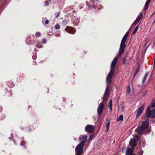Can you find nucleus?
Masks as SVG:
<instances>
[{
    "mask_svg": "<svg viewBox=\"0 0 155 155\" xmlns=\"http://www.w3.org/2000/svg\"><path fill=\"white\" fill-rule=\"evenodd\" d=\"M155 107V100L153 101L149 106L147 108L146 115L147 117H150L151 118H153L155 117V109L154 110H150L151 108H153Z\"/></svg>",
    "mask_w": 155,
    "mask_h": 155,
    "instance_id": "f257e3e1",
    "label": "nucleus"
},
{
    "mask_svg": "<svg viewBox=\"0 0 155 155\" xmlns=\"http://www.w3.org/2000/svg\"><path fill=\"white\" fill-rule=\"evenodd\" d=\"M127 36L128 35L127 34H125L122 39L118 54V56H120L125 50L126 47V45L125 43L127 39Z\"/></svg>",
    "mask_w": 155,
    "mask_h": 155,
    "instance_id": "f03ea898",
    "label": "nucleus"
},
{
    "mask_svg": "<svg viewBox=\"0 0 155 155\" xmlns=\"http://www.w3.org/2000/svg\"><path fill=\"white\" fill-rule=\"evenodd\" d=\"M149 123L147 121L145 120L143 121L141 126L137 127L138 134H140L143 133L144 130L147 127Z\"/></svg>",
    "mask_w": 155,
    "mask_h": 155,
    "instance_id": "7ed1b4c3",
    "label": "nucleus"
},
{
    "mask_svg": "<svg viewBox=\"0 0 155 155\" xmlns=\"http://www.w3.org/2000/svg\"><path fill=\"white\" fill-rule=\"evenodd\" d=\"M84 145L82 143H80L75 148L76 155H81L83 152V148Z\"/></svg>",
    "mask_w": 155,
    "mask_h": 155,
    "instance_id": "20e7f679",
    "label": "nucleus"
},
{
    "mask_svg": "<svg viewBox=\"0 0 155 155\" xmlns=\"http://www.w3.org/2000/svg\"><path fill=\"white\" fill-rule=\"evenodd\" d=\"M114 73V69H111L108 73L106 78V82L108 84L110 83L111 81V78Z\"/></svg>",
    "mask_w": 155,
    "mask_h": 155,
    "instance_id": "39448f33",
    "label": "nucleus"
},
{
    "mask_svg": "<svg viewBox=\"0 0 155 155\" xmlns=\"http://www.w3.org/2000/svg\"><path fill=\"white\" fill-rule=\"evenodd\" d=\"M94 130V127L91 125H87L85 127V131L89 133H91Z\"/></svg>",
    "mask_w": 155,
    "mask_h": 155,
    "instance_id": "423d86ee",
    "label": "nucleus"
},
{
    "mask_svg": "<svg viewBox=\"0 0 155 155\" xmlns=\"http://www.w3.org/2000/svg\"><path fill=\"white\" fill-rule=\"evenodd\" d=\"M104 104L103 103H100L99 104L98 107L97 109L98 114L99 115L101 114L103 111L104 109Z\"/></svg>",
    "mask_w": 155,
    "mask_h": 155,
    "instance_id": "0eeeda50",
    "label": "nucleus"
},
{
    "mask_svg": "<svg viewBox=\"0 0 155 155\" xmlns=\"http://www.w3.org/2000/svg\"><path fill=\"white\" fill-rule=\"evenodd\" d=\"M144 104H143L138 110L136 114V117L137 118L142 114L144 109Z\"/></svg>",
    "mask_w": 155,
    "mask_h": 155,
    "instance_id": "6e6552de",
    "label": "nucleus"
},
{
    "mask_svg": "<svg viewBox=\"0 0 155 155\" xmlns=\"http://www.w3.org/2000/svg\"><path fill=\"white\" fill-rule=\"evenodd\" d=\"M87 137L86 135H81L79 138V140L81 142V143H83L84 145V143L87 140Z\"/></svg>",
    "mask_w": 155,
    "mask_h": 155,
    "instance_id": "1a4fd4ad",
    "label": "nucleus"
},
{
    "mask_svg": "<svg viewBox=\"0 0 155 155\" xmlns=\"http://www.w3.org/2000/svg\"><path fill=\"white\" fill-rule=\"evenodd\" d=\"M67 32L68 33L74 34L75 32V30L73 28L71 27H67L65 29Z\"/></svg>",
    "mask_w": 155,
    "mask_h": 155,
    "instance_id": "9d476101",
    "label": "nucleus"
},
{
    "mask_svg": "<svg viewBox=\"0 0 155 155\" xmlns=\"http://www.w3.org/2000/svg\"><path fill=\"white\" fill-rule=\"evenodd\" d=\"M109 90L108 89L107 86L106 88V90H105V92L104 94V101H107L108 97H109Z\"/></svg>",
    "mask_w": 155,
    "mask_h": 155,
    "instance_id": "9b49d317",
    "label": "nucleus"
},
{
    "mask_svg": "<svg viewBox=\"0 0 155 155\" xmlns=\"http://www.w3.org/2000/svg\"><path fill=\"white\" fill-rule=\"evenodd\" d=\"M117 59L116 58V57L114 59L111 63L110 66L111 69H114V68L117 63Z\"/></svg>",
    "mask_w": 155,
    "mask_h": 155,
    "instance_id": "f8f14e48",
    "label": "nucleus"
},
{
    "mask_svg": "<svg viewBox=\"0 0 155 155\" xmlns=\"http://www.w3.org/2000/svg\"><path fill=\"white\" fill-rule=\"evenodd\" d=\"M136 144V141L135 139H131L129 142V145L131 146L132 147L135 146Z\"/></svg>",
    "mask_w": 155,
    "mask_h": 155,
    "instance_id": "ddd939ff",
    "label": "nucleus"
},
{
    "mask_svg": "<svg viewBox=\"0 0 155 155\" xmlns=\"http://www.w3.org/2000/svg\"><path fill=\"white\" fill-rule=\"evenodd\" d=\"M134 147H131L130 149H128L126 151V155H134L133 154Z\"/></svg>",
    "mask_w": 155,
    "mask_h": 155,
    "instance_id": "4468645a",
    "label": "nucleus"
},
{
    "mask_svg": "<svg viewBox=\"0 0 155 155\" xmlns=\"http://www.w3.org/2000/svg\"><path fill=\"white\" fill-rule=\"evenodd\" d=\"M98 0H91V4L94 8L96 6L95 4H97Z\"/></svg>",
    "mask_w": 155,
    "mask_h": 155,
    "instance_id": "2eb2a0df",
    "label": "nucleus"
},
{
    "mask_svg": "<svg viewBox=\"0 0 155 155\" xmlns=\"http://www.w3.org/2000/svg\"><path fill=\"white\" fill-rule=\"evenodd\" d=\"M142 14H140V15H138L136 19V21H137L138 22H139V21L141 20V19H142Z\"/></svg>",
    "mask_w": 155,
    "mask_h": 155,
    "instance_id": "dca6fc26",
    "label": "nucleus"
},
{
    "mask_svg": "<svg viewBox=\"0 0 155 155\" xmlns=\"http://www.w3.org/2000/svg\"><path fill=\"white\" fill-rule=\"evenodd\" d=\"M127 91L126 92L127 94H129L130 93V87L129 86H127Z\"/></svg>",
    "mask_w": 155,
    "mask_h": 155,
    "instance_id": "f3484780",
    "label": "nucleus"
},
{
    "mask_svg": "<svg viewBox=\"0 0 155 155\" xmlns=\"http://www.w3.org/2000/svg\"><path fill=\"white\" fill-rule=\"evenodd\" d=\"M139 26V25H138L134 29V31L132 32V35H134L136 33V32L138 30Z\"/></svg>",
    "mask_w": 155,
    "mask_h": 155,
    "instance_id": "a211bd4d",
    "label": "nucleus"
},
{
    "mask_svg": "<svg viewBox=\"0 0 155 155\" xmlns=\"http://www.w3.org/2000/svg\"><path fill=\"white\" fill-rule=\"evenodd\" d=\"M123 118H124L123 116L122 115H121L117 119V120L118 121H119L120 120L122 121L123 120Z\"/></svg>",
    "mask_w": 155,
    "mask_h": 155,
    "instance_id": "6ab92c4d",
    "label": "nucleus"
},
{
    "mask_svg": "<svg viewBox=\"0 0 155 155\" xmlns=\"http://www.w3.org/2000/svg\"><path fill=\"white\" fill-rule=\"evenodd\" d=\"M148 73H147L145 74V75L144 77H143V83L145 81L147 76H148Z\"/></svg>",
    "mask_w": 155,
    "mask_h": 155,
    "instance_id": "aec40b11",
    "label": "nucleus"
},
{
    "mask_svg": "<svg viewBox=\"0 0 155 155\" xmlns=\"http://www.w3.org/2000/svg\"><path fill=\"white\" fill-rule=\"evenodd\" d=\"M138 22L136 21V20H135L134 21V22L132 24L131 26L136 25Z\"/></svg>",
    "mask_w": 155,
    "mask_h": 155,
    "instance_id": "412c9836",
    "label": "nucleus"
},
{
    "mask_svg": "<svg viewBox=\"0 0 155 155\" xmlns=\"http://www.w3.org/2000/svg\"><path fill=\"white\" fill-rule=\"evenodd\" d=\"M60 28V26L59 25L57 24L55 26V28L56 29H59Z\"/></svg>",
    "mask_w": 155,
    "mask_h": 155,
    "instance_id": "4be33fe9",
    "label": "nucleus"
},
{
    "mask_svg": "<svg viewBox=\"0 0 155 155\" xmlns=\"http://www.w3.org/2000/svg\"><path fill=\"white\" fill-rule=\"evenodd\" d=\"M149 7V5L148 4H147L146 3H145V6L144 7V10H147Z\"/></svg>",
    "mask_w": 155,
    "mask_h": 155,
    "instance_id": "5701e85b",
    "label": "nucleus"
},
{
    "mask_svg": "<svg viewBox=\"0 0 155 155\" xmlns=\"http://www.w3.org/2000/svg\"><path fill=\"white\" fill-rule=\"evenodd\" d=\"M110 122V120H107V124L106 125L107 127H109Z\"/></svg>",
    "mask_w": 155,
    "mask_h": 155,
    "instance_id": "b1692460",
    "label": "nucleus"
},
{
    "mask_svg": "<svg viewBox=\"0 0 155 155\" xmlns=\"http://www.w3.org/2000/svg\"><path fill=\"white\" fill-rule=\"evenodd\" d=\"M36 35L37 37H39L41 35V33L40 32H38L36 33Z\"/></svg>",
    "mask_w": 155,
    "mask_h": 155,
    "instance_id": "393cba45",
    "label": "nucleus"
},
{
    "mask_svg": "<svg viewBox=\"0 0 155 155\" xmlns=\"http://www.w3.org/2000/svg\"><path fill=\"white\" fill-rule=\"evenodd\" d=\"M93 136L92 135H90L88 139V141H90L93 138Z\"/></svg>",
    "mask_w": 155,
    "mask_h": 155,
    "instance_id": "a878e982",
    "label": "nucleus"
},
{
    "mask_svg": "<svg viewBox=\"0 0 155 155\" xmlns=\"http://www.w3.org/2000/svg\"><path fill=\"white\" fill-rule=\"evenodd\" d=\"M109 106H112V100H110L109 101Z\"/></svg>",
    "mask_w": 155,
    "mask_h": 155,
    "instance_id": "bb28decb",
    "label": "nucleus"
},
{
    "mask_svg": "<svg viewBox=\"0 0 155 155\" xmlns=\"http://www.w3.org/2000/svg\"><path fill=\"white\" fill-rule=\"evenodd\" d=\"M46 40L45 38H43L42 39V42L43 43H46Z\"/></svg>",
    "mask_w": 155,
    "mask_h": 155,
    "instance_id": "cd10ccee",
    "label": "nucleus"
},
{
    "mask_svg": "<svg viewBox=\"0 0 155 155\" xmlns=\"http://www.w3.org/2000/svg\"><path fill=\"white\" fill-rule=\"evenodd\" d=\"M151 0H147L146 2V3L149 5V3H150Z\"/></svg>",
    "mask_w": 155,
    "mask_h": 155,
    "instance_id": "c85d7f7f",
    "label": "nucleus"
},
{
    "mask_svg": "<svg viewBox=\"0 0 155 155\" xmlns=\"http://www.w3.org/2000/svg\"><path fill=\"white\" fill-rule=\"evenodd\" d=\"M48 23H49L48 20H46L45 21V24L46 25H47L48 24Z\"/></svg>",
    "mask_w": 155,
    "mask_h": 155,
    "instance_id": "c756f323",
    "label": "nucleus"
},
{
    "mask_svg": "<svg viewBox=\"0 0 155 155\" xmlns=\"http://www.w3.org/2000/svg\"><path fill=\"white\" fill-rule=\"evenodd\" d=\"M45 5H48V2L47 1H45Z\"/></svg>",
    "mask_w": 155,
    "mask_h": 155,
    "instance_id": "7c9ffc66",
    "label": "nucleus"
},
{
    "mask_svg": "<svg viewBox=\"0 0 155 155\" xmlns=\"http://www.w3.org/2000/svg\"><path fill=\"white\" fill-rule=\"evenodd\" d=\"M126 62V59H124V60H123V63L124 64H125V63Z\"/></svg>",
    "mask_w": 155,
    "mask_h": 155,
    "instance_id": "2f4dec72",
    "label": "nucleus"
},
{
    "mask_svg": "<svg viewBox=\"0 0 155 155\" xmlns=\"http://www.w3.org/2000/svg\"><path fill=\"white\" fill-rule=\"evenodd\" d=\"M24 143H25V142L22 141L20 145L21 146H23Z\"/></svg>",
    "mask_w": 155,
    "mask_h": 155,
    "instance_id": "473e14b6",
    "label": "nucleus"
},
{
    "mask_svg": "<svg viewBox=\"0 0 155 155\" xmlns=\"http://www.w3.org/2000/svg\"><path fill=\"white\" fill-rule=\"evenodd\" d=\"M143 151L142 150H140V155H142L143 154Z\"/></svg>",
    "mask_w": 155,
    "mask_h": 155,
    "instance_id": "72a5a7b5",
    "label": "nucleus"
},
{
    "mask_svg": "<svg viewBox=\"0 0 155 155\" xmlns=\"http://www.w3.org/2000/svg\"><path fill=\"white\" fill-rule=\"evenodd\" d=\"M150 129H148L147 130V131H146V132H147V133H149V132H150Z\"/></svg>",
    "mask_w": 155,
    "mask_h": 155,
    "instance_id": "f704fd0d",
    "label": "nucleus"
},
{
    "mask_svg": "<svg viewBox=\"0 0 155 155\" xmlns=\"http://www.w3.org/2000/svg\"><path fill=\"white\" fill-rule=\"evenodd\" d=\"M110 109L111 110V111L112 110V106H109Z\"/></svg>",
    "mask_w": 155,
    "mask_h": 155,
    "instance_id": "c9c22d12",
    "label": "nucleus"
},
{
    "mask_svg": "<svg viewBox=\"0 0 155 155\" xmlns=\"http://www.w3.org/2000/svg\"><path fill=\"white\" fill-rule=\"evenodd\" d=\"M109 127H106V128H107V132L108 131Z\"/></svg>",
    "mask_w": 155,
    "mask_h": 155,
    "instance_id": "e433bc0d",
    "label": "nucleus"
},
{
    "mask_svg": "<svg viewBox=\"0 0 155 155\" xmlns=\"http://www.w3.org/2000/svg\"><path fill=\"white\" fill-rule=\"evenodd\" d=\"M37 47L38 48H41V47H42V46H41V47H39V46L38 45H37Z\"/></svg>",
    "mask_w": 155,
    "mask_h": 155,
    "instance_id": "4c0bfd02",
    "label": "nucleus"
},
{
    "mask_svg": "<svg viewBox=\"0 0 155 155\" xmlns=\"http://www.w3.org/2000/svg\"><path fill=\"white\" fill-rule=\"evenodd\" d=\"M59 15V13H57V15H56L57 17H58Z\"/></svg>",
    "mask_w": 155,
    "mask_h": 155,
    "instance_id": "58836bf2",
    "label": "nucleus"
},
{
    "mask_svg": "<svg viewBox=\"0 0 155 155\" xmlns=\"http://www.w3.org/2000/svg\"><path fill=\"white\" fill-rule=\"evenodd\" d=\"M137 73V71H136V73H135V74L134 75V77H135Z\"/></svg>",
    "mask_w": 155,
    "mask_h": 155,
    "instance_id": "ea45409f",
    "label": "nucleus"
},
{
    "mask_svg": "<svg viewBox=\"0 0 155 155\" xmlns=\"http://www.w3.org/2000/svg\"><path fill=\"white\" fill-rule=\"evenodd\" d=\"M32 58H34V59H35V58H36V57H34V56H32Z\"/></svg>",
    "mask_w": 155,
    "mask_h": 155,
    "instance_id": "a19ab883",
    "label": "nucleus"
},
{
    "mask_svg": "<svg viewBox=\"0 0 155 155\" xmlns=\"http://www.w3.org/2000/svg\"><path fill=\"white\" fill-rule=\"evenodd\" d=\"M155 22V20L153 22V23H154Z\"/></svg>",
    "mask_w": 155,
    "mask_h": 155,
    "instance_id": "79ce46f5",
    "label": "nucleus"
},
{
    "mask_svg": "<svg viewBox=\"0 0 155 155\" xmlns=\"http://www.w3.org/2000/svg\"><path fill=\"white\" fill-rule=\"evenodd\" d=\"M138 70H137V72H138Z\"/></svg>",
    "mask_w": 155,
    "mask_h": 155,
    "instance_id": "37998d69",
    "label": "nucleus"
}]
</instances>
